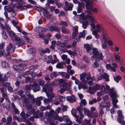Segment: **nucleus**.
<instances>
[{
    "label": "nucleus",
    "instance_id": "obj_1",
    "mask_svg": "<svg viewBox=\"0 0 125 125\" xmlns=\"http://www.w3.org/2000/svg\"><path fill=\"white\" fill-rule=\"evenodd\" d=\"M8 34L10 37H11V39L13 41H16L17 42L16 44L19 47L22 45L25 44L23 42V40L20 39L19 37L17 36L15 33L12 31H10L8 32Z\"/></svg>",
    "mask_w": 125,
    "mask_h": 125
},
{
    "label": "nucleus",
    "instance_id": "obj_2",
    "mask_svg": "<svg viewBox=\"0 0 125 125\" xmlns=\"http://www.w3.org/2000/svg\"><path fill=\"white\" fill-rule=\"evenodd\" d=\"M58 81L59 83V87L60 88H62L65 90V91H67L70 90L73 84L72 81H69L68 83L64 81L62 79H58Z\"/></svg>",
    "mask_w": 125,
    "mask_h": 125
},
{
    "label": "nucleus",
    "instance_id": "obj_3",
    "mask_svg": "<svg viewBox=\"0 0 125 125\" xmlns=\"http://www.w3.org/2000/svg\"><path fill=\"white\" fill-rule=\"evenodd\" d=\"M93 55L91 58V60L93 61L94 59L95 61L99 62L100 60H102L104 57L102 53L99 52L97 48L93 50Z\"/></svg>",
    "mask_w": 125,
    "mask_h": 125
},
{
    "label": "nucleus",
    "instance_id": "obj_4",
    "mask_svg": "<svg viewBox=\"0 0 125 125\" xmlns=\"http://www.w3.org/2000/svg\"><path fill=\"white\" fill-rule=\"evenodd\" d=\"M81 81L84 83H87V81L89 80H93L91 77V74L90 73H87L85 72L79 75Z\"/></svg>",
    "mask_w": 125,
    "mask_h": 125
},
{
    "label": "nucleus",
    "instance_id": "obj_5",
    "mask_svg": "<svg viewBox=\"0 0 125 125\" xmlns=\"http://www.w3.org/2000/svg\"><path fill=\"white\" fill-rule=\"evenodd\" d=\"M43 91L46 93V95L48 98H49L51 100L52 99L55 97L54 94L52 92L53 90L52 87L49 88L47 90L45 87H43Z\"/></svg>",
    "mask_w": 125,
    "mask_h": 125
},
{
    "label": "nucleus",
    "instance_id": "obj_6",
    "mask_svg": "<svg viewBox=\"0 0 125 125\" xmlns=\"http://www.w3.org/2000/svg\"><path fill=\"white\" fill-rule=\"evenodd\" d=\"M84 47L86 49V52L89 53L90 55H92L93 53V51L94 49H96V48H94L92 45H89V44H84Z\"/></svg>",
    "mask_w": 125,
    "mask_h": 125
},
{
    "label": "nucleus",
    "instance_id": "obj_7",
    "mask_svg": "<svg viewBox=\"0 0 125 125\" xmlns=\"http://www.w3.org/2000/svg\"><path fill=\"white\" fill-rule=\"evenodd\" d=\"M109 95L110 97L113 99H116L118 96L117 94L116 90L114 88H112L110 90V92L109 93Z\"/></svg>",
    "mask_w": 125,
    "mask_h": 125
},
{
    "label": "nucleus",
    "instance_id": "obj_8",
    "mask_svg": "<svg viewBox=\"0 0 125 125\" xmlns=\"http://www.w3.org/2000/svg\"><path fill=\"white\" fill-rule=\"evenodd\" d=\"M87 16L88 19H89V21H91V23L90 25L91 27L93 29H94L95 28V26L93 23V22L95 21V20L94 17L92 15L89 14L87 15Z\"/></svg>",
    "mask_w": 125,
    "mask_h": 125
},
{
    "label": "nucleus",
    "instance_id": "obj_9",
    "mask_svg": "<svg viewBox=\"0 0 125 125\" xmlns=\"http://www.w3.org/2000/svg\"><path fill=\"white\" fill-rule=\"evenodd\" d=\"M15 49V46L12 44L10 43L8 46L6 50L8 52L12 53L14 52Z\"/></svg>",
    "mask_w": 125,
    "mask_h": 125
},
{
    "label": "nucleus",
    "instance_id": "obj_10",
    "mask_svg": "<svg viewBox=\"0 0 125 125\" xmlns=\"http://www.w3.org/2000/svg\"><path fill=\"white\" fill-rule=\"evenodd\" d=\"M83 0L86 3V7L87 9V11L88 12H89L92 9V3L89 1V0Z\"/></svg>",
    "mask_w": 125,
    "mask_h": 125
},
{
    "label": "nucleus",
    "instance_id": "obj_11",
    "mask_svg": "<svg viewBox=\"0 0 125 125\" xmlns=\"http://www.w3.org/2000/svg\"><path fill=\"white\" fill-rule=\"evenodd\" d=\"M9 73H7L5 74L4 76L2 77V74L0 73V81L3 82L6 81L8 80L7 78L9 76Z\"/></svg>",
    "mask_w": 125,
    "mask_h": 125
},
{
    "label": "nucleus",
    "instance_id": "obj_12",
    "mask_svg": "<svg viewBox=\"0 0 125 125\" xmlns=\"http://www.w3.org/2000/svg\"><path fill=\"white\" fill-rule=\"evenodd\" d=\"M86 34V33H85V30H84L82 32H80L78 37L76 38V40L77 42L79 41L81 38L83 37V38H85Z\"/></svg>",
    "mask_w": 125,
    "mask_h": 125
},
{
    "label": "nucleus",
    "instance_id": "obj_13",
    "mask_svg": "<svg viewBox=\"0 0 125 125\" xmlns=\"http://www.w3.org/2000/svg\"><path fill=\"white\" fill-rule=\"evenodd\" d=\"M66 98L67 101L70 103H73L75 102L76 100L75 97L73 95L67 96Z\"/></svg>",
    "mask_w": 125,
    "mask_h": 125
},
{
    "label": "nucleus",
    "instance_id": "obj_14",
    "mask_svg": "<svg viewBox=\"0 0 125 125\" xmlns=\"http://www.w3.org/2000/svg\"><path fill=\"white\" fill-rule=\"evenodd\" d=\"M102 86V91H103L104 93H108L110 92V86L108 85H107L106 86V89L104 86Z\"/></svg>",
    "mask_w": 125,
    "mask_h": 125
},
{
    "label": "nucleus",
    "instance_id": "obj_15",
    "mask_svg": "<svg viewBox=\"0 0 125 125\" xmlns=\"http://www.w3.org/2000/svg\"><path fill=\"white\" fill-rule=\"evenodd\" d=\"M32 85L33 90L34 92H36L39 90L40 87L38 84L35 83Z\"/></svg>",
    "mask_w": 125,
    "mask_h": 125
},
{
    "label": "nucleus",
    "instance_id": "obj_16",
    "mask_svg": "<svg viewBox=\"0 0 125 125\" xmlns=\"http://www.w3.org/2000/svg\"><path fill=\"white\" fill-rule=\"evenodd\" d=\"M114 57L115 60L118 61L120 62L123 61V59L121 58V56L118 53H117L115 54Z\"/></svg>",
    "mask_w": 125,
    "mask_h": 125
},
{
    "label": "nucleus",
    "instance_id": "obj_17",
    "mask_svg": "<svg viewBox=\"0 0 125 125\" xmlns=\"http://www.w3.org/2000/svg\"><path fill=\"white\" fill-rule=\"evenodd\" d=\"M91 30L92 31V34L95 36L96 38L98 39L99 38L100 36L98 34V33L100 32V30H92V29H91Z\"/></svg>",
    "mask_w": 125,
    "mask_h": 125
},
{
    "label": "nucleus",
    "instance_id": "obj_18",
    "mask_svg": "<svg viewBox=\"0 0 125 125\" xmlns=\"http://www.w3.org/2000/svg\"><path fill=\"white\" fill-rule=\"evenodd\" d=\"M65 5L67 7V9L68 10H71L73 6V4L72 3H69L67 1H66L65 2Z\"/></svg>",
    "mask_w": 125,
    "mask_h": 125
},
{
    "label": "nucleus",
    "instance_id": "obj_19",
    "mask_svg": "<svg viewBox=\"0 0 125 125\" xmlns=\"http://www.w3.org/2000/svg\"><path fill=\"white\" fill-rule=\"evenodd\" d=\"M32 85H26L25 86V90L26 91V93L28 92L30 93V91L32 88Z\"/></svg>",
    "mask_w": 125,
    "mask_h": 125
},
{
    "label": "nucleus",
    "instance_id": "obj_20",
    "mask_svg": "<svg viewBox=\"0 0 125 125\" xmlns=\"http://www.w3.org/2000/svg\"><path fill=\"white\" fill-rule=\"evenodd\" d=\"M112 104L113 106L115 108H117L118 107L116 104L118 102V100L116 99H112Z\"/></svg>",
    "mask_w": 125,
    "mask_h": 125
},
{
    "label": "nucleus",
    "instance_id": "obj_21",
    "mask_svg": "<svg viewBox=\"0 0 125 125\" xmlns=\"http://www.w3.org/2000/svg\"><path fill=\"white\" fill-rule=\"evenodd\" d=\"M43 113V112L42 113H40L39 110L37 111L34 114V117L38 118L40 116L42 117V115Z\"/></svg>",
    "mask_w": 125,
    "mask_h": 125
},
{
    "label": "nucleus",
    "instance_id": "obj_22",
    "mask_svg": "<svg viewBox=\"0 0 125 125\" xmlns=\"http://www.w3.org/2000/svg\"><path fill=\"white\" fill-rule=\"evenodd\" d=\"M59 30V28L56 26H51L50 28V30L51 32L54 31H58Z\"/></svg>",
    "mask_w": 125,
    "mask_h": 125
},
{
    "label": "nucleus",
    "instance_id": "obj_23",
    "mask_svg": "<svg viewBox=\"0 0 125 125\" xmlns=\"http://www.w3.org/2000/svg\"><path fill=\"white\" fill-rule=\"evenodd\" d=\"M61 75L64 78L68 79L70 77V75L69 74L65 72H63L61 73Z\"/></svg>",
    "mask_w": 125,
    "mask_h": 125
},
{
    "label": "nucleus",
    "instance_id": "obj_24",
    "mask_svg": "<svg viewBox=\"0 0 125 125\" xmlns=\"http://www.w3.org/2000/svg\"><path fill=\"white\" fill-rule=\"evenodd\" d=\"M21 99L23 100L24 102L26 104H27L29 102V100L28 98L26 97L24 95H22Z\"/></svg>",
    "mask_w": 125,
    "mask_h": 125
},
{
    "label": "nucleus",
    "instance_id": "obj_25",
    "mask_svg": "<svg viewBox=\"0 0 125 125\" xmlns=\"http://www.w3.org/2000/svg\"><path fill=\"white\" fill-rule=\"evenodd\" d=\"M64 63L63 62H60L57 63L56 66L57 68H62L64 67Z\"/></svg>",
    "mask_w": 125,
    "mask_h": 125
},
{
    "label": "nucleus",
    "instance_id": "obj_26",
    "mask_svg": "<svg viewBox=\"0 0 125 125\" xmlns=\"http://www.w3.org/2000/svg\"><path fill=\"white\" fill-rule=\"evenodd\" d=\"M1 66L3 68H7L9 67V66L8 63L5 62L3 61L1 62Z\"/></svg>",
    "mask_w": 125,
    "mask_h": 125
},
{
    "label": "nucleus",
    "instance_id": "obj_27",
    "mask_svg": "<svg viewBox=\"0 0 125 125\" xmlns=\"http://www.w3.org/2000/svg\"><path fill=\"white\" fill-rule=\"evenodd\" d=\"M71 113L72 115L76 118H78L79 116L76 115V111L75 109H73L71 111Z\"/></svg>",
    "mask_w": 125,
    "mask_h": 125
},
{
    "label": "nucleus",
    "instance_id": "obj_28",
    "mask_svg": "<svg viewBox=\"0 0 125 125\" xmlns=\"http://www.w3.org/2000/svg\"><path fill=\"white\" fill-rule=\"evenodd\" d=\"M26 94L28 97L29 99L30 100H32L33 103H34L36 99L34 98L33 95L30 94H28V95H27V93H26Z\"/></svg>",
    "mask_w": 125,
    "mask_h": 125
},
{
    "label": "nucleus",
    "instance_id": "obj_29",
    "mask_svg": "<svg viewBox=\"0 0 125 125\" xmlns=\"http://www.w3.org/2000/svg\"><path fill=\"white\" fill-rule=\"evenodd\" d=\"M87 103L85 99H83L81 100L79 103L80 106H85L87 104Z\"/></svg>",
    "mask_w": 125,
    "mask_h": 125
},
{
    "label": "nucleus",
    "instance_id": "obj_30",
    "mask_svg": "<svg viewBox=\"0 0 125 125\" xmlns=\"http://www.w3.org/2000/svg\"><path fill=\"white\" fill-rule=\"evenodd\" d=\"M102 76L103 77V78L105 79L106 81L108 82L109 81L108 76L107 74L104 73L103 74H102Z\"/></svg>",
    "mask_w": 125,
    "mask_h": 125
},
{
    "label": "nucleus",
    "instance_id": "obj_31",
    "mask_svg": "<svg viewBox=\"0 0 125 125\" xmlns=\"http://www.w3.org/2000/svg\"><path fill=\"white\" fill-rule=\"evenodd\" d=\"M112 65L113 66L112 67V71L115 72L116 71V69L117 68H118V65L116 63L113 62L112 64Z\"/></svg>",
    "mask_w": 125,
    "mask_h": 125
},
{
    "label": "nucleus",
    "instance_id": "obj_32",
    "mask_svg": "<svg viewBox=\"0 0 125 125\" xmlns=\"http://www.w3.org/2000/svg\"><path fill=\"white\" fill-rule=\"evenodd\" d=\"M98 62L95 61L94 62L93 64H92V66L94 68H96L99 67V64Z\"/></svg>",
    "mask_w": 125,
    "mask_h": 125
},
{
    "label": "nucleus",
    "instance_id": "obj_33",
    "mask_svg": "<svg viewBox=\"0 0 125 125\" xmlns=\"http://www.w3.org/2000/svg\"><path fill=\"white\" fill-rule=\"evenodd\" d=\"M78 32H73L72 33V38L76 40V38L78 37Z\"/></svg>",
    "mask_w": 125,
    "mask_h": 125
},
{
    "label": "nucleus",
    "instance_id": "obj_34",
    "mask_svg": "<svg viewBox=\"0 0 125 125\" xmlns=\"http://www.w3.org/2000/svg\"><path fill=\"white\" fill-rule=\"evenodd\" d=\"M32 8V6L30 4H28L26 6H22V10H25L28 8Z\"/></svg>",
    "mask_w": 125,
    "mask_h": 125
},
{
    "label": "nucleus",
    "instance_id": "obj_35",
    "mask_svg": "<svg viewBox=\"0 0 125 125\" xmlns=\"http://www.w3.org/2000/svg\"><path fill=\"white\" fill-rule=\"evenodd\" d=\"M62 32L64 33H69V30L68 29H66L63 26H62L61 28Z\"/></svg>",
    "mask_w": 125,
    "mask_h": 125
},
{
    "label": "nucleus",
    "instance_id": "obj_36",
    "mask_svg": "<svg viewBox=\"0 0 125 125\" xmlns=\"http://www.w3.org/2000/svg\"><path fill=\"white\" fill-rule=\"evenodd\" d=\"M7 9L8 11L9 12H11L14 10L12 7L11 5H10L8 6H7Z\"/></svg>",
    "mask_w": 125,
    "mask_h": 125
},
{
    "label": "nucleus",
    "instance_id": "obj_37",
    "mask_svg": "<svg viewBox=\"0 0 125 125\" xmlns=\"http://www.w3.org/2000/svg\"><path fill=\"white\" fill-rule=\"evenodd\" d=\"M103 86L102 85H100L98 84H96L95 86L93 87L94 90L95 91H96L97 90H99L101 88H102V86Z\"/></svg>",
    "mask_w": 125,
    "mask_h": 125
},
{
    "label": "nucleus",
    "instance_id": "obj_38",
    "mask_svg": "<svg viewBox=\"0 0 125 125\" xmlns=\"http://www.w3.org/2000/svg\"><path fill=\"white\" fill-rule=\"evenodd\" d=\"M83 27L84 29H85L86 28L87 26L89 24V23L88 21H86L83 22L82 23Z\"/></svg>",
    "mask_w": 125,
    "mask_h": 125
},
{
    "label": "nucleus",
    "instance_id": "obj_39",
    "mask_svg": "<svg viewBox=\"0 0 125 125\" xmlns=\"http://www.w3.org/2000/svg\"><path fill=\"white\" fill-rule=\"evenodd\" d=\"M121 77L120 75H117L114 78V79L117 83H118L119 80H121Z\"/></svg>",
    "mask_w": 125,
    "mask_h": 125
},
{
    "label": "nucleus",
    "instance_id": "obj_40",
    "mask_svg": "<svg viewBox=\"0 0 125 125\" xmlns=\"http://www.w3.org/2000/svg\"><path fill=\"white\" fill-rule=\"evenodd\" d=\"M57 114V113H56V111L54 112V110H51L50 111V116H55V117H56V115H57L56 114Z\"/></svg>",
    "mask_w": 125,
    "mask_h": 125
},
{
    "label": "nucleus",
    "instance_id": "obj_41",
    "mask_svg": "<svg viewBox=\"0 0 125 125\" xmlns=\"http://www.w3.org/2000/svg\"><path fill=\"white\" fill-rule=\"evenodd\" d=\"M6 56L5 51L3 49L0 50V57L2 56Z\"/></svg>",
    "mask_w": 125,
    "mask_h": 125
},
{
    "label": "nucleus",
    "instance_id": "obj_42",
    "mask_svg": "<svg viewBox=\"0 0 125 125\" xmlns=\"http://www.w3.org/2000/svg\"><path fill=\"white\" fill-rule=\"evenodd\" d=\"M118 115L119 117L121 119L123 118V116L122 114V111L120 110H118L117 112Z\"/></svg>",
    "mask_w": 125,
    "mask_h": 125
},
{
    "label": "nucleus",
    "instance_id": "obj_43",
    "mask_svg": "<svg viewBox=\"0 0 125 125\" xmlns=\"http://www.w3.org/2000/svg\"><path fill=\"white\" fill-rule=\"evenodd\" d=\"M58 75V73L56 72H54L52 73L50 75L51 77L52 78L54 77H56Z\"/></svg>",
    "mask_w": 125,
    "mask_h": 125
},
{
    "label": "nucleus",
    "instance_id": "obj_44",
    "mask_svg": "<svg viewBox=\"0 0 125 125\" xmlns=\"http://www.w3.org/2000/svg\"><path fill=\"white\" fill-rule=\"evenodd\" d=\"M24 37L25 38V40L26 42H27L29 43H31L32 42V40L30 39L28 37L25 36Z\"/></svg>",
    "mask_w": 125,
    "mask_h": 125
},
{
    "label": "nucleus",
    "instance_id": "obj_45",
    "mask_svg": "<svg viewBox=\"0 0 125 125\" xmlns=\"http://www.w3.org/2000/svg\"><path fill=\"white\" fill-rule=\"evenodd\" d=\"M67 52L70 55H75V52H72L71 50H67V51H64V52Z\"/></svg>",
    "mask_w": 125,
    "mask_h": 125
},
{
    "label": "nucleus",
    "instance_id": "obj_46",
    "mask_svg": "<svg viewBox=\"0 0 125 125\" xmlns=\"http://www.w3.org/2000/svg\"><path fill=\"white\" fill-rule=\"evenodd\" d=\"M106 67L107 70H110L112 71V67L110 64H107L106 65Z\"/></svg>",
    "mask_w": 125,
    "mask_h": 125
},
{
    "label": "nucleus",
    "instance_id": "obj_47",
    "mask_svg": "<svg viewBox=\"0 0 125 125\" xmlns=\"http://www.w3.org/2000/svg\"><path fill=\"white\" fill-rule=\"evenodd\" d=\"M1 85L3 87H8L10 86V84L8 82L6 83L4 82H2L1 83Z\"/></svg>",
    "mask_w": 125,
    "mask_h": 125
},
{
    "label": "nucleus",
    "instance_id": "obj_48",
    "mask_svg": "<svg viewBox=\"0 0 125 125\" xmlns=\"http://www.w3.org/2000/svg\"><path fill=\"white\" fill-rule=\"evenodd\" d=\"M89 92L91 94H94V91H95L94 90V87L93 88L91 87H89Z\"/></svg>",
    "mask_w": 125,
    "mask_h": 125
},
{
    "label": "nucleus",
    "instance_id": "obj_49",
    "mask_svg": "<svg viewBox=\"0 0 125 125\" xmlns=\"http://www.w3.org/2000/svg\"><path fill=\"white\" fill-rule=\"evenodd\" d=\"M105 107V105H104V102H101L100 103V105L99 108L100 109H102L103 108Z\"/></svg>",
    "mask_w": 125,
    "mask_h": 125
},
{
    "label": "nucleus",
    "instance_id": "obj_50",
    "mask_svg": "<svg viewBox=\"0 0 125 125\" xmlns=\"http://www.w3.org/2000/svg\"><path fill=\"white\" fill-rule=\"evenodd\" d=\"M37 82L40 85L43 86L44 83L43 81H42L41 79H39L38 80Z\"/></svg>",
    "mask_w": 125,
    "mask_h": 125
},
{
    "label": "nucleus",
    "instance_id": "obj_51",
    "mask_svg": "<svg viewBox=\"0 0 125 125\" xmlns=\"http://www.w3.org/2000/svg\"><path fill=\"white\" fill-rule=\"evenodd\" d=\"M91 121L87 120H85L82 124V125H87L90 123Z\"/></svg>",
    "mask_w": 125,
    "mask_h": 125
},
{
    "label": "nucleus",
    "instance_id": "obj_52",
    "mask_svg": "<svg viewBox=\"0 0 125 125\" xmlns=\"http://www.w3.org/2000/svg\"><path fill=\"white\" fill-rule=\"evenodd\" d=\"M78 87L79 89H80L81 88L85 89L87 88V86L83 84H80L79 85Z\"/></svg>",
    "mask_w": 125,
    "mask_h": 125
},
{
    "label": "nucleus",
    "instance_id": "obj_53",
    "mask_svg": "<svg viewBox=\"0 0 125 125\" xmlns=\"http://www.w3.org/2000/svg\"><path fill=\"white\" fill-rule=\"evenodd\" d=\"M96 28L97 29V30H99L101 28H102V30H104V29L102 27H101V25L100 24H97L95 26Z\"/></svg>",
    "mask_w": 125,
    "mask_h": 125
},
{
    "label": "nucleus",
    "instance_id": "obj_54",
    "mask_svg": "<svg viewBox=\"0 0 125 125\" xmlns=\"http://www.w3.org/2000/svg\"><path fill=\"white\" fill-rule=\"evenodd\" d=\"M51 99H50L49 98L48 99L45 98L43 99V101L44 103L46 104H47L49 102H51Z\"/></svg>",
    "mask_w": 125,
    "mask_h": 125
},
{
    "label": "nucleus",
    "instance_id": "obj_55",
    "mask_svg": "<svg viewBox=\"0 0 125 125\" xmlns=\"http://www.w3.org/2000/svg\"><path fill=\"white\" fill-rule=\"evenodd\" d=\"M12 118L10 115H9L7 118V122L11 123L12 122Z\"/></svg>",
    "mask_w": 125,
    "mask_h": 125
},
{
    "label": "nucleus",
    "instance_id": "obj_56",
    "mask_svg": "<svg viewBox=\"0 0 125 125\" xmlns=\"http://www.w3.org/2000/svg\"><path fill=\"white\" fill-rule=\"evenodd\" d=\"M28 52L30 53H35L36 52V51L34 49L31 48L29 49Z\"/></svg>",
    "mask_w": 125,
    "mask_h": 125
},
{
    "label": "nucleus",
    "instance_id": "obj_57",
    "mask_svg": "<svg viewBox=\"0 0 125 125\" xmlns=\"http://www.w3.org/2000/svg\"><path fill=\"white\" fill-rule=\"evenodd\" d=\"M41 52L43 53H44L46 52L49 53L50 52V49L48 48H46V49L45 50L41 51Z\"/></svg>",
    "mask_w": 125,
    "mask_h": 125
},
{
    "label": "nucleus",
    "instance_id": "obj_58",
    "mask_svg": "<svg viewBox=\"0 0 125 125\" xmlns=\"http://www.w3.org/2000/svg\"><path fill=\"white\" fill-rule=\"evenodd\" d=\"M60 24L61 25H63L65 26H67V23L65 21L61 22L60 23Z\"/></svg>",
    "mask_w": 125,
    "mask_h": 125
},
{
    "label": "nucleus",
    "instance_id": "obj_59",
    "mask_svg": "<svg viewBox=\"0 0 125 125\" xmlns=\"http://www.w3.org/2000/svg\"><path fill=\"white\" fill-rule=\"evenodd\" d=\"M97 12V10L96 8H95L94 9H93V8H92V9L90 10V11L89 12H88L91 14V12Z\"/></svg>",
    "mask_w": 125,
    "mask_h": 125
},
{
    "label": "nucleus",
    "instance_id": "obj_60",
    "mask_svg": "<svg viewBox=\"0 0 125 125\" xmlns=\"http://www.w3.org/2000/svg\"><path fill=\"white\" fill-rule=\"evenodd\" d=\"M55 118L57 120H58L60 121L61 122L63 121L62 118L61 117H59L58 115H57L56 117H55Z\"/></svg>",
    "mask_w": 125,
    "mask_h": 125
},
{
    "label": "nucleus",
    "instance_id": "obj_61",
    "mask_svg": "<svg viewBox=\"0 0 125 125\" xmlns=\"http://www.w3.org/2000/svg\"><path fill=\"white\" fill-rule=\"evenodd\" d=\"M61 58L63 61L65 60L67 58V56L65 54H63L61 56Z\"/></svg>",
    "mask_w": 125,
    "mask_h": 125
},
{
    "label": "nucleus",
    "instance_id": "obj_62",
    "mask_svg": "<svg viewBox=\"0 0 125 125\" xmlns=\"http://www.w3.org/2000/svg\"><path fill=\"white\" fill-rule=\"evenodd\" d=\"M107 43L108 45L110 46H112L113 45V42L111 40H108L107 42Z\"/></svg>",
    "mask_w": 125,
    "mask_h": 125
},
{
    "label": "nucleus",
    "instance_id": "obj_63",
    "mask_svg": "<svg viewBox=\"0 0 125 125\" xmlns=\"http://www.w3.org/2000/svg\"><path fill=\"white\" fill-rule=\"evenodd\" d=\"M83 60L86 63H88L89 62L88 57L87 56H84L83 58Z\"/></svg>",
    "mask_w": 125,
    "mask_h": 125
},
{
    "label": "nucleus",
    "instance_id": "obj_64",
    "mask_svg": "<svg viewBox=\"0 0 125 125\" xmlns=\"http://www.w3.org/2000/svg\"><path fill=\"white\" fill-rule=\"evenodd\" d=\"M2 35L3 37L5 39H7L8 36L6 32L4 31L2 32Z\"/></svg>",
    "mask_w": 125,
    "mask_h": 125
}]
</instances>
